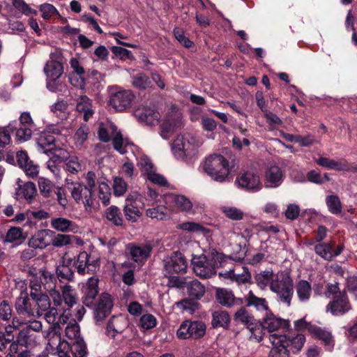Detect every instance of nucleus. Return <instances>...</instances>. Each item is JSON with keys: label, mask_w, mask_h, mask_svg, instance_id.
Here are the masks:
<instances>
[{"label": "nucleus", "mask_w": 357, "mask_h": 357, "mask_svg": "<svg viewBox=\"0 0 357 357\" xmlns=\"http://www.w3.org/2000/svg\"><path fill=\"white\" fill-rule=\"evenodd\" d=\"M163 274L170 288H183L186 283L183 275L187 272L188 262L181 252L174 251L163 260Z\"/></svg>", "instance_id": "obj_1"}, {"label": "nucleus", "mask_w": 357, "mask_h": 357, "mask_svg": "<svg viewBox=\"0 0 357 357\" xmlns=\"http://www.w3.org/2000/svg\"><path fill=\"white\" fill-rule=\"evenodd\" d=\"M238 163L236 158H205L204 169L214 181L223 182L238 169Z\"/></svg>", "instance_id": "obj_2"}, {"label": "nucleus", "mask_w": 357, "mask_h": 357, "mask_svg": "<svg viewBox=\"0 0 357 357\" xmlns=\"http://www.w3.org/2000/svg\"><path fill=\"white\" fill-rule=\"evenodd\" d=\"M270 289L277 294L281 302L287 306L291 305L294 295V282L289 272L281 271L275 274Z\"/></svg>", "instance_id": "obj_3"}, {"label": "nucleus", "mask_w": 357, "mask_h": 357, "mask_svg": "<svg viewBox=\"0 0 357 357\" xmlns=\"http://www.w3.org/2000/svg\"><path fill=\"white\" fill-rule=\"evenodd\" d=\"M266 312V317H264L261 321H258L257 328V333L258 335H255V338L257 339L259 341L262 340V337L265 334L264 331H265L271 333L281 328L287 330H289L290 328L289 320L282 319L275 317L271 310Z\"/></svg>", "instance_id": "obj_4"}, {"label": "nucleus", "mask_w": 357, "mask_h": 357, "mask_svg": "<svg viewBox=\"0 0 357 357\" xmlns=\"http://www.w3.org/2000/svg\"><path fill=\"white\" fill-rule=\"evenodd\" d=\"M206 324L202 321L185 320L183 321L176 331V336L180 340H199L206 333Z\"/></svg>", "instance_id": "obj_5"}, {"label": "nucleus", "mask_w": 357, "mask_h": 357, "mask_svg": "<svg viewBox=\"0 0 357 357\" xmlns=\"http://www.w3.org/2000/svg\"><path fill=\"white\" fill-rule=\"evenodd\" d=\"M66 186L71 192V196L77 203L82 202L86 210L91 209L93 205V195L83 183L66 179Z\"/></svg>", "instance_id": "obj_6"}, {"label": "nucleus", "mask_w": 357, "mask_h": 357, "mask_svg": "<svg viewBox=\"0 0 357 357\" xmlns=\"http://www.w3.org/2000/svg\"><path fill=\"white\" fill-rule=\"evenodd\" d=\"M114 306L112 296L106 292L102 293L93 308V318L96 324H100L111 314Z\"/></svg>", "instance_id": "obj_7"}, {"label": "nucleus", "mask_w": 357, "mask_h": 357, "mask_svg": "<svg viewBox=\"0 0 357 357\" xmlns=\"http://www.w3.org/2000/svg\"><path fill=\"white\" fill-rule=\"evenodd\" d=\"M335 246V241H334L318 243L314 245V250L321 259L331 261L335 257L340 255L344 249L343 243L337 245L336 248Z\"/></svg>", "instance_id": "obj_8"}, {"label": "nucleus", "mask_w": 357, "mask_h": 357, "mask_svg": "<svg viewBox=\"0 0 357 357\" xmlns=\"http://www.w3.org/2000/svg\"><path fill=\"white\" fill-rule=\"evenodd\" d=\"M191 265L194 272L200 278H208L215 273L213 260L208 259L204 255L193 256Z\"/></svg>", "instance_id": "obj_9"}, {"label": "nucleus", "mask_w": 357, "mask_h": 357, "mask_svg": "<svg viewBox=\"0 0 357 357\" xmlns=\"http://www.w3.org/2000/svg\"><path fill=\"white\" fill-rule=\"evenodd\" d=\"M240 307L236 310L234 314V321L236 324H242L245 326L255 337V335H258L257 333V328L258 321L255 318L251 312H250L246 308V306L238 305Z\"/></svg>", "instance_id": "obj_10"}, {"label": "nucleus", "mask_w": 357, "mask_h": 357, "mask_svg": "<svg viewBox=\"0 0 357 357\" xmlns=\"http://www.w3.org/2000/svg\"><path fill=\"white\" fill-rule=\"evenodd\" d=\"M277 337L284 344L288 351L292 354H298L305 342V335L299 333L283 335L277 333Z\"/></svg>", "instance_id": "obj_11"}, {"label": "nucleus", "mask_w": 357, "mask_h": 357, "mask_svg": "<svg viewBox=\"0 0 357 357\" xmlns=\"http://www.w3.org/2000/svg\"><path fill=\"white\" fill-rule=\"evenodd\" d=\"M55 140L54 135L44 130L37 139V144L43 153H51L52 156H61L63 154L64 150L56 147Z\"/></svg>", "instance_id": "obj_12"}, {"label": "nucleus", "mask_w": 357, "mask_h": 357, "mask_svg": "<svg viewBox=\"0 0 357 357\" xmlns=\"http://www.w3.org/2000/svg\"><path fill=\"white\" fill-rule=\"evenodd\" d=\"M55 140L54 135L44 130L37 139V144L43 153H51L52 156H61L63 154L64 150L56 147Z\"/></svg>", "instance_id": "obj_13"}, {"label": "nucleus", "mask_w": 357, "mask_h": 357, "mask_svg": "<svg viewBox=\"0 0 357 357\" xmlns=\"http://www.w3.org/2000/svg\"><path fill=\"white\" fill-rule=\"evenodd\" d=\"M113 149L120 154H130L134 156H141V149L132 142L124 140L121 132H116L112 138Z\"/></svg>", "instance_id": "obj_14"}, {"label": "nucleus", "mask_w": 357, "mask_h": 357, "mask_svg": "<svg viewBox=\"0 0 357 357\" xmlns=\"http://www.w3.org/2000/svg\"><path fill=\"white\" fill-rule=\"evenodd\" d=\"M20 128L16 126L15 135L17 140L22 142L30 139L32 129L35 128V124L29 112H24L20 116Z\"/></svg>", "instance_id": "obj_15"}, {"label": "nucleus", "mask_w": 357, "mask_h": 357, "mask_svg": "<svg viewBox=\"0 0 357 357\" xmlns=\"http://www.w3.org/2000/svg\"><path fill=\"white\" fill-rule=\"evenodd\" d=\"M15 310L19 315L25 317H35L36 314L40 315L36 305H33L29 295L26 292H22L20 296L16 299Z\"/></svg>", "instance_id": "obj_16"}, {"label": "nucleus", "mask_w": 357, "mask_h": 357, "mask_svg": "<svg viewBox=\"0 0 357 357\" xmlns=\"http://www.w3.org/2000/svg\"><path fill=\"white\" fill-rule=\"evenodd\" d=\"M134 98L131 91L123 90L112 94L109 102L116 111L121 112L130 107Z\"/></svg>", "instance_id": "obj_17"}, {"label": "nucleus", "mask_w": 357, "mask_h": 357, "mask_svg": "<svg viewBox=\"0 0 357 357\" xmlns=\"http://www.w3.org/2000/svg\"><path fill=\"white\" fill-rule=\"evenodd\" d=\"M351 309V305L346 291H342L333 297V300L328 303L327 310L333 315H342Z\"/></svg>", "instance_id": "obj_18"}, {"label": "nucleus", "mask_w": 357, "mask_h": 357, "mask_svg": "<svg viewBox=\"0 0 357 357\" xmlns=\"http://www.w3.org/2000/svg\"><path fill=\"white\" fill-rule=\"evenodd\" d=\"M236 182L248 191H257L261 188L259 176L253 172H245L236 178Z\"/></svg>", "instance_id": "obj_19"}, {"label": "nucleus", "mask_w": 357, "mask_h": 357, "mask_svg": "<svg viewBox=\"0 0 357 357\" xmlns=\"http://www.w3.org/2000/svg\"><path fill=\"white\" fill-rule=\"evenodd\" d=\"M99 279L97 277L92 276L89 278L87 282L82 286L83 303L86 307H91L93 305V301L99 294Z\"/></svg>", "instance_id": "obj_20"}, {"label": "nucleus", "mask_w": 357, "mask_h": 357, "mask_svg": "<svg viewBox=\"0 0 357 357\" xmlns=\"http://www.w3.org/2000/svg\"><path fill=\"white\" fill-rule=\"evenodd\" d=\"M284 179L281 168L276 165L268 166L264 172V181L266 188H278Z\"/></svg>", "instance_id": "obj_21"}, {"label": "nucleus", "mask_w": 357, "mask_h": 357, "mask_svg": "<svg viewBox=\"0 0 357 357\" xmlns=\"http://www.w3.org/2000/svg\"><path fill=\"white\" fill-rule=\"evenodd\" d=\"M317 163L328 169L357 172V165H350L344 159L336 161L330 158H319Z\"/></svg>", "instance_id": "obj_22"}, {"label": "nucleus", "mask_w": 357, "mask_h": 357, "mask_svg": "<svg viewBox=\"0 0 357 357\" xmlns=\"http://www.w3.org/2000/svg\"><path fill=\"white\" fill-rule=\"evenodd\" d=\"M215 298L218 303L227 307L243 305V299L236 298L232 291L227 289L218 288Z\"/></svg>", "instance_id": "obj_23"}, {"label": "nucleus", "mask_w": 357, "mask_h": 357, "mask_svg": "<svg viewBox=\"0 0 357 357\" xmlns=\"http://www.w3.org/2000/svg\"><path fill=\"white\" fill-rule=\"evenodd\" d=\"M135 115L139 121L145 122L147 125H153L160 118V113L155 108L149 106L138 108L135 110Z\"/></svg>", "instance_id": "obj_24"}, {"label": "nucleus", "mask_w": 357, "mask_h": 357, "mask_svg": "<svg viewBox=\"0 0 357 357\" xmlns=\"http://www.w3.org/2000/svg\"><path fill=\"white\" fill-rule=\"evenodd\" d=\"M181 125V119L178 115L167 117L160 125V135L165 139H168Z\"/></svg>", "instance_id": "obj_25"}, {"label": "nucleus", "mask_w": 357, "mask_h": 357, "mask_svg": "<svg viewBox=\"0 0 357 357\" xmlns=\"http://www.w3.org/2000/svg\"><path fill=\"white\" fill-rule=\"evenodd\" d=\"M151 251L152 246L149 244L132 245L130 248L131 259L138 264L144 263L151 256Z\"/></svg>", "instance_id": "obj_26"}, {"label": "nucleus", "mask_w": 357, "mask_h": 357, "mask_svg": "<svg viewBox=\"0 0 357 357\" xmlns=\"http://www.w3.org/2000/svg\"><path fill=\"white\" fill-rule=\"evenodd\" d=\"M241 298L243 299V303H245L244 306H246V308L253 307L257 311H270L266 299L257 296L252 290L249 291L244 298Z\"/></svg>", "instance_id": "obj_27"}, {"label": "nucleus", "mask_w": 357, "mask_h": 357, "mask_svg": "<svg viewBox=\"0 0 357 357\" xmlns=\"http://www.w3.org/2000/svg\"><path fill=\"white\" fill-rule=\"evenodd\" d=\"M310 333L316 339L322 341L327 351H331L334 347V341L330 332L316 325L310 326Z\"/></svg>", "instance_id": "obj_28"}, {"label": "nucleus", "mask_w": 357, "mask_h": 357, "mask_svg": "<svg viewBox=\"0 0 357 357\" xmlns=\"http://www.w3.org/2000/svg\"><path fill=\"white\" fill-rule=\"evenodd\" d=\"M44 71L50 80L47 82V86H49L50 81L55 84L57 79L61 76L63 73V67L61 62L51 60L47 62Z\"/></svg>", "instance_id": "obj_29"}, {"label": "nucleus", "mask_w": 357, "mask_h": 357, "mask_svg": "<svg viewBox=\"0 0 357 357\" xmlns=\"http://www.w3.org/2000/svg\"><path fill=\"white\" fill-rule=\"evenodd\" d=\"M269 340L272 348L269 351L268 357H290V353L281 341L277 337V333L269 335Z\"/></svg>", "instance_id": "obj_30"}, {"label": "nucleus", "mask_w": 357, "mask_h": 357, "mask_svg": "<svg viewBox=\"0 0 357 357\" xmlns=\"http://www.w3.org/2000/svg\"><path fill=\"white\" fill-rule=\"evenodd\" d=\"M16 340L21 347L32 348L36 344V334L30 328H24L20 331L16 336Z\"/></svg>", "instance_id": "obj_31"}, {"label": "nucleus", "mask_w": 357, "mask_h": 357, "mask_svg": "<svg viewBox=\"0 0 357 357\" xmlns=\"http://www.w3.org/2000/svg\"><path fill=\"white\" fill-rule=\"evenodd\" d=\"M105 217L108 221L116 227H125V220L121 209L112 205L105 210Z\"/></svg>", "instance_id": "obj_32"}, {"label": "nucleus", "mask_w": 357, "mask_h": 357, "mask_svg": "<svg viewBox=\"0 0 357 357\" xmlns=\"http://www.w3.org/2000/svg\"><path fill=\"white\" fill-rule=\"evenodd\" d=\"M188 297L194 300L201 299L205 294V287L199 280H193L186 284Z\"/></svg>", "instance_id": "obj_33"}, {"label": "nucleus", "mask_w": 357, "mask_h": 357, "mask_svg": "<svg viewBox=\"0 0 357 357\" xmlns=\"http://www.w3.org/2000/svg\"><path fill=\"white\" fill-rule=\"evenodd\" d=\"M16 124L17 123L14 121L6 127H0V154L2 156H4L3 155V149L10 142V135L15 132Z\"/></svg>", "instance_id": "obj_34"}, {"label": "nucleus", "mask_w": 357, "mask_h": 357, "mask_svg": "<svg viewBox=\"0 0 357 357\" xmlns=\"http://www.w3.org/2000/svg\"><path fill=\"white\" fill-rule=\"evenodd\" d=\"M26 239L23 229L18 227H11L7 231L4 242L12 243L15 245H20Z\"/></svg>", "instance_id": "obj_35"}, {"label": "nucleus", "mask_w": 357, "mask_h": 357, "mask_svg": "<svg viewBox=\"0 0 357 357\" xmlns=\"http://www.w3.org/2000/svg\"><path fill=\"white\" fill-rule=\"evenodd\" d=\"M296 294L301 302L310 300L312 294L311 284L305 280H299L296 286Z\"/></svg>", "instance_id": "obj_36"}, {"label": "nucleus", "mask_w": 357, "mask_h": 357, "mask_svg": "<svg viewBox=\"0 0 357 357\" xmlns=\"http://www.w3.org/2000/svg\"><path fill=\"white\" fill-rule=\"evenodd\" d=\"M17 165L22 169L26 174L31 178L36 177L38 174V166L35 165L30 158H17Z\"/></svg>", "instance_id": "obj_37"}, {"label": "nucleus", "mask_w": 357, "mask_h": 357, "mask_svg": "<svg viewBox=\"0 0 357 357\" xmlns=\"http://www.w3.org/2000/svg\"><path fill=\"white\" fill-rule=\"evenodd\" d=\"M45 312V319L49 324H52V329L55 335L51 340L52 343L54 344V341H56L55 337L60 331L59 321H57L58 310L56 307H51Z\"/></svg>", "instance_id": "obj_38"}, {"label": "nucleus", "mask_w": 357, "mask_h": 357, "mask_svg": "<svg viewBox=\"0 0 357 357\" xmlns=\"http://www.w3.org/2000/svg\"><path fill=\"white\" fill-rule=\"evenodd\" d=\"M230 317L226 311H215L213 313L212 326L213 328L222 327L228 328Z\"/></svg>", "instance_id": "obj_39"}, {"label": "nucleus", "mask_w": 357, "mask_h": 357, "mask_svg": "<svg viewBox=\"0 0 357 357\" xmlns=\"http://www.w3.org/2000/svg\"><path fill=\"white\" fill-rule=\"evenodd\" d=\"M40 192L45 198L54 199V190L57 186L50 180L41 177L38 179Z\"/></svg>", "instance_id": "obj_40"}, {"label": "nucleus", "mask_w": 357, "mask_h": 357, "mask_svg": "<svg viewBox=\"0 0 357 357\" xmlns=\"http://www.w3.org/2000/svg\"><path fill=\"white\" fill-rule=\"evenodd\" d=\"M274 276L272 271H261L255 276V283L260 289L264 290L268 284L271 285Z\"/></svg>", "instance_id": "obj_41"}, {"label": "nucleus", "mask_w": 357, "mask_h": 357, "mask_svg": "<svg viewBox=\"0 0 357 357\" xmlns=\"http://www.w3.org/2000/svg\"><path fill=\"white\" fill-rule=\"evenodd\" d=\"M53 234H54V232L50 229H42L39 231L35 236V241L38 242L36 247L43 248L52 245Z\"/></svg>", "instance_id": "obj_42"}, {"label": "nucleus", "mask_w": 357, "mask_h": 357, "mask_svg": "<svg viewBox=\"0 0 357 357\" xmlns=\"http://www.w3.org/2000/svg\"><path fill=\"white\" fill-rule=\"evenodd\" d=\"M123 213L128 222H136L141 217L142 213L133 202L126 203L123 206Z\"/></svg>", "instance_id": "obj_43"}, {"label": "nucleus", "mask_w": 357, "mask_h": 357, "mask_svg": "<svg viewBox=\"0 0 357 357\" xmlns=\"http://www.w3.org/2000/svg\"><path fill=\"white\" fill-rule=\"evenodd\" d=\"M74 222L64 218H56L51 220V227L59 231L68 232L72 230Z\"/></svg>", "instance_id": "obj_44"}, {"label": "nucleus", "mask_w": 357, "mask_h": 357, "mask_svg": "<svg viewBox=\"0 0 357 357\" xmlns=\"http://www.w3.org/2000/svg\"><path fill=\"white\" fill-rule=\"evenodd\" d=\"M90 259V255L86 251L80 252L77 259L73 263V266L77 269V272L82 275L86 274V266Z\"/></svg>", "instance_id": "obj_45"}, {"label": "nucleus", "mask_w": 357, "mask_h": 357, "mask_svg": "<svg viewBox=\"0 0 357 357\" xmlns=\"http://www.w3.org/2000/svg\"><path fill=\"white\" fill-rule=\"evenodd\" d=\"M70 67L73 69V71L79 77L80 86L81 88L84 87L86 85L87 77H86V71L83 66H81L79 60L76 58H71L70 60Z\"/></svg>", "instance_id": "obj_46"}, {"label": "nucleus", "mask_w": 357, "mask_h": 357, "mask_svg": "<svg viewBox=\"0 0 357 357\" xmlns=\"http://www.w3.org/2000/svg\"><path fill=\"white\" fill-rule=\"evenodd\" d=\"M326 203L328 211L334 215L340 214L342 212V204L337 195H328L326 198Z\"/></svg>", "instance_id": "obj_47"}, {"label": "nucleus", "mask_w": 357, "mask_h": 357, "mask_svg": "<svg viewBox=\"0 0 357 357\" xmlns=\"http://www.w3.org/2000/svg\"><path fill=\"white\" fill-rule=\"evenodd\" d=\"M56 273L61 282H73L74 279V271L72 268L59 265L56 269Z\"/></svg>", "instance_id": "obj_48"}, {"label": "nucleus", "mask_w": 357, "mask_h": 357, "mask_svg": "<svg viewBox=\"0 0 357 357\" xmlns=\"http://www.w3.org/2000/svg\"><path fill=\"white\" fill-rule=\"evenodd\" d=\"M158 324L157 319L151 314L146 313L143 314L138 323V326L144 330H150L156 326Z\"/></svg>", "instance_id": "obj_49"}, {"label": "nucleus", "mask_w": 357, "mask_h": 357, "mask_svg": "<svg viewBox=\"0 0 357 357\" xmlns=\"http://www.w3.org/2000/svg\"><path fill=\"white\" fill-rule=\"evenodd\" d=\"M89 128L86 124H82L75 132L74 139L77 146L82 147L88 138Z\"/></svg>", "instance_id": "obj_50"}, {"label": "nucleus", "mask_w": 357, "mask_h": 357, "mask_svg": "<svg viewBox=\"0 0 357 357\" xmlns=\"http://www.w3.org/2000/svg\"><path fill=\"white\" fill-rule=\"evenodd\" d=\"M146 214L148 217L157 220H165L168 216L167 208L163 206H158L155 208H148Z\"/></svg>", "instance_id": "obj_51"}, {"label": "nucleus", "mask_w": 357, "mask_h": 357, "mask_svg": "<svg viewBox=\"0 0 357 357\" xmlns=\"http://www.w3.org/2000/svg\"><path fill=\"white\" fill-rule=\"evenodd\" d=\"M40 12L42 13V17L44 20H50L53 15H57L62 18L57 9L50 3H43L39 7Z\"/></svg>", "instance_id": "obj_52"}, {"label": "nucleus", "mask_w": 357, "mask_h": 357, "mask_svg": "<svg viewBox=\"0 0 357 357\" xmlns=\"http://www.w3.org/2000/svg\"><path fill=\"white\" fill-rule=\"evenodd\" d=\"M70 349L74 352L75 357H86L87 354L86 345L82 338L73 341Z\"/></svg>", "instance_id": "obj_53"}, {"label": "nucleus", "mask_w": 357, "mask_h": 357, "mask_svg": "<svg viewBox=\"0 0 357 357\" xmlns=\"http://www.w3.org/2000/svg\"><path fill=\"white\" fill-rule=\"evenodd\" d=\"M13 5L17 10L25 15H37L38 14V12L31 8L24 0H13Z\"/></svg>", "instance_id": "obj_54"}, {"label": "nucleus", "mask_w": 357, "mask_h": 357, "mask_svg": "<svg viewBox=\"0 0 357 357\" xmlns=\"http://www.w3.org/2000/svg\"><path fill=\"white\" fill-rule=\"evenodd\" d=\"M74 236H70L68 234H58L56 235L53 234L52 238V245L54 247L60 248L64 245H67L72 243V238H74Z\"/></svg>", "instance_id": "obj_55"}, {"label": "nucleus", "mask_w": 357, "mask_h": 357, "mask_svg": "<svg viewBox=\"0 0 357 357\" xmlns=\"http://www.w3.org/2000/svg\"><path fill=\"white\" fill-rule=\"evenodd\" d=\"M20 190V194L29 202H31V200L33 199L37 192L35 184L31 181L24 183V185L22 186V188H21Z\"/></svg>", "instance_id": "obj_56"}, {"label": "nucleus", "mask_w": 357, "mask_h": 357, "mask_svg": "<svg viewBox=\"0 0 357 357\" xmlns=\"http://www.w3.org/2000/svg\"><path fill=\"white\" fill-rule=\"evenodd\" d=\"M151 81L149 77L144 73H140L133 77L132 84L139 89H145L149 86Z\"/></svg>", "instance_id": "obj_57"}, {"label": "nucleus", "mask_w": 357, "mask_h": 357, "mask_svg": "<svg viewBox=\"0 0 357 357\" xmlns=\"http://www.w3.org/2000/svg\"><path fill=\"white\" fill-rule=\"evenodd\" d=\"M146 166H149L151 171L148 173V179L154 184L159 185L160 186H167V181L164 176L160 174L152 172L153 165L151 163L146 162Z\"/></svg>", "instance_id": "obj_58"}, {"label": "nucleus", "mask_w": 357, "mask_h": 357, "mask_svg": "<svg viewBox=\"0 0 357 357\" xmlns=\"http://www.w3.org/2000/svg\"><path fill=\"white\" fill-rule=\"evenodd\" d=\"M222 212L228 218L233 220H241L244 216V213L241 209L234 206H225Z\"/></svg>", "instance_id": "obj_59"}, {"label": "nucleus", "mask_w": 357, "mask_h": 357, "mask_svg": "<svg viewBox=\"0 0 357 357\" xmlns=\"http://www.w3.org/2000/svg\"><path fill=\"white\" fill-rule=\"evenodd\" d=\"M128 184L121 177H115L113 182L114 195L116 197L124 195L127 190Z\"/></svg>", "instance_id": "obj_60"}, {"label": "nucleus", "mask_w": 357, "mask_h": 357, "mask_svg": "<svg viewBox=\"0 0 357 357\" xmlns=\"http://www.w3.org/2000/svg\"><path fill=\"white\" fill-rule=\"evenodd\" d=\"M111 50L116 57H119L121 60H135V56L131 51L126 48L119 46H113L112 47Z\"/></svg>", "instance_id": "obj_61"}, {"label": "nucleus", "mask_w": 357, "mask_h": 357, "mask_svg": "<svg viewBox=\"0 0 357 357\" xmlns=\"http://www.w3.org/2000/svg\"><path fill=\"white\" fill-rule=\"evenodd\" d=\"M62 297L66 305L71 307L76 303V298L73 294V289L70 285L66 284L63 287Z\"/></svg>", "instance_id": "obj_62"}, {"label": "nucleus", "mask_w": 357, "mask_h": 357, "mask_svg": "<svg viewBox=\"0 0 357 357\" xmlns=\"http://www.w3.org/2000/svg\"><path fill=\"white\" fill-rule=\"evenodd\" d=\"M79 332V326L75 321L74 323L69 324L65 329L66 335L73 341L80 339Z\"/></svg>", "instance_id": "obj_63"}, {"label": "nucleus", "mask_w": 357, "mask_h": 357, "mask_svg": "<svg viewBox=\"0 0 357 357\" xmlns=\"http://www.w3.org/2000/svg\"><path fill=\"white\" fill-rule=\"evenodd\" d=\"M174 200L177 207L182 211H189L192 208L191 202L183 195H176Z\"/></svg>", "instance_id": "obj_64"}]
</instances>
